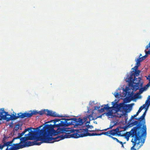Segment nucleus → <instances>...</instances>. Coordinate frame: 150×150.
<instances>
[{"label":"nucleus","mask_w":150,"mask_h":150,"mask_svg":"<svg viewBox=\"0 0 150 150\" xmlns=\"http://www.w3.org/2000/svg\"><path fill=\"white\" fill-rule=\"evenodd\" d=\"M43 129L40 131V133L43 134L42 135L39 136H36L33 132L31 133L30 137L33 139L36 140L34 142L27 141L25 142L23 148L34 145H40L43 143H53L57 142L56 138L50 137L48 134L52 133V131L54 130V127L52 125H46L43 127Z\"/></svg>","instance_id":"f257e3e1"},{"label":"nucleus","mask_w":150,"mask_h":150,"mask_svg":"<svg viewBox=\"0 0 150 150\" xmlns=\"http://www.w3.org/2000/svg\"><path fill=\"white\" fill-rule=\"evenodd\" d=\"M87 120V117H83L81 118L80 117L78 119L75 118H73L71 119H62V120L60 121V122L58 124L55 125V126L58 128L56 130H55L54 129L52 131V132H53L54 133L53 135L55 136L64 133H66L65 132H67L66 128L63 127V128H60V127H68L70 125H73L75 127H78L79 126H81L86 122Z\"/></svg>","instance_id":"f03ea898"},{"label":"nucleus","mask_w":150,"mask_h":150,"mask_svg":"<svg viewBox=\"0 0 150 150\" xmlns=\"http://www.w3.org/2000/svg\"><path fill=\"white\" fill-rule=\"evenodd\" d=\"M140 72V70H132L131 72L130 77L127 78V81L131 85L133 91H136L143 86V82L141 81V78L138 77L137 78L136 77L139 76Z\"/></svg>","instance_id":"7ed1b4c3"},{"label":"nucleus","mask_w":150,"mask_h":150,"mask_svg":"<svg viewBox=\"0 0 150 150\" xmlns=\"http://www.w3.org/2000/svg\"><path fill=\"white\" fill-rule=\"evenodd\" d=\"M136 120H138L139 122L136 126L134 127L130 131L146 137V127L145 124V117L142 115L139 118H135Z\"/></svg>","instance_id":"20e7f679"},{"label":"nucleus","mask_w":150,"mask_h":150,"mask_svg":"<svg viewBox=\"0 0 150 150\" xmlns=\"http://www.w3.org/2000/svg\"><path fill=\"white\" fill-rule=\"evenodd\" d=\"M81 129H80L81 131H79L77 133H73L70 134L69 133H66L65 134H62L59 136H57L56 137V140L58 141L60 140L63 139L65 138H70L71 137L74 138H78L79 137H83L88 136V133L87 131L84 128H83L82 125Z\"/></svg>","instance_id":"39448f33"},{"label":"nucleus","mask_w":150,"mask_h":150,"mask_svg":"<svg viewBox=\"0 0 150 150\" xmlns=\"http://www.w3.org/2000/svg\"><path fill=\"white\" fill-rule=\"evenodd\" d=\"M129 136H131L132 137L131 142L132 143L133 146L131 147L130 150H137L134 148V147L136 145L139 144L140 143H141L140 146H142L145 142L146 137L130 132H129Z\"/></svg>","instance_id":"423d86ee"},{"label":"nucleus","mask_w":150,"mask_h":150,"mask_svg":"<svg viewBox=\"0 0 150 150\" xmlns=\"http://www.w3.org/2000/svg\"><path fill=\"white\" fill-rule=\"evenodd\" d=\"M4 113H5L4 115H3L4 120H6L7 122L15 120L18 118L22 119L25 117L28 118L27 112L22 113L20 112L17 114V116L16 115V113L14 112H13V114L12 115H9L8 112L5 111Z\"/></svg>","instance_id":"0eeeda50"},{"label":"nucleus","mask_w":150,"mask_h":150,"mask_svg":"<svg viewBox=\"0 0 150 150\" xmlns=\"http://www.w3.org/2000/svg\"><path fill=\"white\" fill-rule=\"evenodd\" d=\"M46 110L42 111L37 112L36 110H30L28 112H27L28 118L31 117L33 115H36L38 114L40 115H42L46 113Z\"/></svg>","instance_id":"6e6552de"},{"label":"nucleus","mask_w":150,"mask_h":150,"mask_svg":"<svg viewBox=\"0 0 150 150\" xmlns=\"http://www.w3.org/2000/svg\"><path fill=\"white\" fill-rule=\"evenodd\" d=\"M23 144H21L19 142L18 143L13 144V146L10 147L9 150L8 148L6 149L5 150H18L21 149L23 148Z\"/></svg>","instance_id":"1a4fd4ad"},{"label":"nucleus","mask_w":150,"mask_h":150,"mask_svg":"<svg viewBox=\"0 0 150 150\" xmlns=\"http://www.w3.org/2000/svg\"><path fill=\"white\" fill-rule=\"evenodd\" d=\"M120 127L121 128V127H118L116 129H112L111 130L109 131L110 134L112 136H114L117 135L118 136H123V135L121 134V132L122 131H119V128Z\"/></svg>","instance_id":"9d476101"},{"label":"nucleus","mask_w":150,"mask_h":150,"mask_svg":"<svg viewBox=\"0 0 150 150\" xmlns=\"http://www.w3.org/2000/svg\"><path fill=\"white\" fill-rule=\"evenodd\" d=\"M16 139V138H14L11 141L5 142L4 144H0V150H2L4 147L6 146L7 147L6 149L8 148V150H9L8 149V147L12 146L13 145V143L14 142L15 140Z\"/></svg>","instance_id":"9b49d317"},{"label":"nucleus","mask_w":150,"mask_h":150,"mask_svg":"<svg viewBox=\"0 0 150 150\" xmlns=\"http://www.w3.org/2000/svg\"><path fill=\"white\" fill-rule=\"evenodd\" d=\"M31 133L30 132H29L28 134H26L25 135V137H22L20 138V141L19 142L21 144L25 143L26 141L28 140H32L33 139L30 136Z\"/></svg>","instance_id":"f8f14e48"},{"label":"nucleus","mask_w":150,"mask_h":150,"mask_svg":"<svg viewBox=\"0 0 150 150\" xmlns=\"http://www.w3.org/2000/svg\"><path fill=\"white\" fill-rule=\"evenodd\" d=\"M138 115L136 114L135 115H134L133 116H132L130 119H129V122H128V125L130 127H132L134 125H137V124L138 123V121H135L134 122H132V120L133 118H135Z\"/></svg>","instance_id":"ddd939ff"},{"label":"nucleus","mask_w":150,"mask_h":150,"mask_svg":"<svg viewBox=\"0 0 150 150\" xmlns=\"http://www.w3.org/2000/svg\"><path fill=\"white\" fill-rule=\"evenodd\" d=\"M45 114L48 116H50L53 117H61L60 116L57 114L55 112H53L51 110H46Z\"/></svg>","instance_id":"4468645a"},{"label":"nucleus","mask_w":150,"mask_h":150,"mask_svg":"<svg viewBox=\"0 0 150 150\" xmlns=\"http://www.w3.org/2000/svg\"><path fill=\"white\" fill-rule=\"evenodd\" d=\"M94 109L96 110H98L99 112H104L105 110H108L110 109V107L108 106V104L106 105H105V106L103 108H101L100 109V106H95Z\"/></svg>","instance_id":"2eb2a0df"},{"label":"nucleus","mask_w":150,"mask_h":150,"mask_svg":"<svg viewBox=\"0 0 150 150\" xmlns=\"http://www.w3.org/2000/svg\"><path fill=\"white\" fill-rule=\"evenodd\" d=\"M90 121H87L86 122L83 124V123L82 124V126H83V128H84L86 130L87 132H88V129L89 128L91 129L93 128V126L91 125H90L88 124H87V123H90ZM89 132H92L94 131L93 130H89Z\"/></svg>","instance_id":"dca6fc26"},{"label":"nucleus","mask_w":150,"mask_h":150,"mask_svg":"<svg viewBox=\"0 0 150 150\" xmlns=\"http://www.w3.org/2000/svg\"><path fill=\"white\" fill-rule=\"evenodd\" d=\"M31 129H35L34 128H33L31 127H30L27 129H26L21 133H19L18 137H16V138L17 139H19L21 137H22L23 135H24V134L27 131H29V130H30Z\"/></svg>","instance_id":"f3484780"},{"label":"nucleus","mask_w":150,"mask_h":150,"mask_svg":"<svg viewBox=\"0 0 150 150\" xmlns=\"http://www.w3.org/2000/svg\"><path fill=\"white\" fill-rule=\"evenodd\" d=\"M22 124L20 122H18L17 124H16L15 125V127H14V130L15 131H17L18 130L19 128H21V130L22 129L21 128V127L22 126Z\"/></svg>","instance_id":"a211bd4d"},{"label":"nucleus","mask_w":150,"mask_h":150,"mask_svg":"<svg viewBox=\"0 0 150 150\" xmlns=\"http://www.w3.org/2000/svg\"><path fill=\"white\" fill-rule=\"evenodd\" d=\"M9 137H8L6 136H4L2 140L1 143L0 144H4V143H5V142H7L8 141V139Z\"/></svg>","instance_id":"6ab92c4d"},{"label":"nucleus","mask_w":150,"mask_h":150,"mask_svg":"<svg viewBox=\"0 0 150 150\" xmlns=\"http://www.w3.org/2000/svg\"><path fill=\"white\" fill-rule=\"evenodd\" d=\"M60 120L59 119H55L54 120H51L50 121H48V122H52V121H54V125H48H48H52L53 127H54V128L53 129H54V128L55 127H57L56 126H55V125H56L55 124L57 122H59V121H60Z\"/></svg>","instance_id":"aec40b11"},{"label":"nucleus","mask_w":150,"mask_h":150,"mask_svg":"<svg viewBox=\"0 0 150 150\" xmlns=\"http://www.w3.org/2000/svg\"><path fill=\"white\" fill-rule=\"evenodd\" d=\"M146 105H144L143 106H141L139 109L138 111L137 112V114L139 115V113L141 111L142 109L145 108Z\"/></svg>","instance_id":"412c9836"},{"label":"nucleus","mask_w":150,"mask_h":150,"mask_svg":"<svg viewBox=\"0 0 150 150\" xmlns=\"http://www.w3.org/2000/svg\"><path fill=\"white\" fill-rule=\"evenodd\" d=\"M88 136H100L101 135V134L99 133H88Z\"/></svg>","instance_id":"4be33fe9"},{"label":"nucleus","mask_w":150,"mask_h":150,"mask_svg":"<svg viewBox=\"0 0 150 150\" xmlns=\"http://www.w3.org/2000/svg\"><path fill=\"white\" fill-rule=\"evenodd\" d=\"M142 61L140 57H139L136 60V64H139L140 65V62Z\"/></svg>","instance_id":"5701e85b"},{"label":"nucleus","mask_w":150,"mask_h":150,"mask_svg":"<svg viewBox=\"0 0 150 150\" xmlns=\"http://www.w3.org/2000/svg\"><path fill=\"white\" fill-rule=\"evenodd\" d=\"M146 103V105H147V107H148L150 104V96L148 97Z\"/></svg>","instance_id":"b1692460"},{"label":"nucleus","mask_w":150,"mask_h":150,"mask_svg":"<svg viewBox=\"0 0 150 150\" xmlns=\"http://www.w3.org/2000/svg\"><path fill=\"white\" fill-rule=\"evenodd\" d=\"M109 131H108L107 132H102L101 133H100V134H101V135L102 134H104L105 135L108 136L109 137V136L110 135V133H109Z\"/></svg>","instance_id":"393cba45"},{"label":"nucleus","mask_w":150,"mask_h":150,"mask_svg":"<svg viewBox=\"0 0 150 150\" xmlns=\"http://www.w3.org/2000/svg\"><path fill=\"white\" fill-rule=\"evenodd\" d=\"M5 112L4 109H0V116L3 115V114Z\"/></svg>","instance_id":"a878e982"},{"label":"nucleus","mask_w":150,"mask_h":150,"mask_svg":"<svg viewBox=\"0 0 150 150\" xmlns=\"http://www.w3.org/2000/svg\"><path fill=\"white\" fill-rule=\"evenodd\" d=\"M136 65L133 68H132V69L133 70H138V67L140 66L139 64H136Z\"/></svg>","instance_id":"bb28decb"},{"label":"nucleus","mask_w":150,"mask_h":150,"mask_svg":"<svg viewBox=\"0 0 150 150\" xmlns=\"http://www.w3.org/2000/svg\"><path fill=\"white\" fill-rule=\"evenodd\" d=\"M109 137H111V138H112V139H113L114 140L116 141V142H117L118 143H119V142H120V141H119L117 139L113 137L111 135H109Z\"/></svg>","instance_id":"cd10ccee"},{"label":"nucleus","mask_w":150,"mask_h":150,"mask_svg":"<svg viewBox=\"0 0 150 150\" xmlns=\"http://www.w3.org/2000/svg\"><path fill=\"white\" fill-rule=\"evenodd\" d=\"M124 105L122 104H120L119 105V109H124Z\"/></svg>","instance_id":"c85d7f7f"},{"label":"nucleus","mask_w":150,"mask_h":150,"mask_svg":"<svg viewBox=\"0 0 150 150\" xmlns=\"http://www.w3.org/2000/svg\"><path fill=\"white\" fill-rule=\"evenodd\" d=\"M144 91V89H143L142 88H140L139 89V94H141Z\"/></svg>","instance_id":"c756f323"},{"label":"nucleus","mask_w":150,"mask_h":150,"mask_svg":"<svg viewBox=\"0 0 150 150\" xmlns=\"http://www.w3.org/2000/svg\"><path fill=\"white\" fill-rule=\"evenodd\" d=\"M139 93L136 94L134 95V97L135 98H140L139 97Z\"/></svg>","instance_id":"7c9ffc66"},{"label":"nucleus","mask_w":150,"mask_h":150,"mask_svg":"<svg viewBox=\"0 0 150 150\" xmlns=\"http://www.w3.org/2000/svg\"><path fill=\"white\" fill-rule=\"evenodd\" d=\"M125 143H126V142H125L124 143H123L121 141H120V142H119V143H120L122 145L121 147H123V148L124 147V146L123 145V144H125Z\"/></svg>","instance_id":"2f4dec72"},{"label":"nucleus","mask_w":150,"mask_h":150,"mask_svg":"<svg viewBox=\"0 0 150 150\" xmlns=\"http://www.w3.org/2000/svg\"><path fill=\"white\" fill-rule=\"evenodd\" d=\"M88 118L90 119V120H93V116L92 115H89L88 116Z\"/></svg>","instance_id":"473e14b6"},{"label":"nucleus","mask_w":150,"mask_h":150,"mask_svg":"<svg viewBox=\"0 0 150 150\" xmlns=\"http://www.w3.org/2000/svg\"><path fill=\"white\" fill-rule=\"evenodd\" d=\"M150 47V41L149 43L146 46V50H148L149 48Z\"/></svg>","instance_id":"72a5a7b5"},{"label":"nucleus","mask_w":150,"mask_h":150,"mask_svg":"<svg viewBox=\"0 0 150 150\" xmlns=\"http://www.w3.org/2000/svg\"><path fill=\"white\" fill-rule=\"evenodd\" d=\"M145 52L146 55L150 54V51L149 50L148 51H147L146 50H145Z\"/></svg>","instance_id":"f704fd0d"},{"label":"nucleus","mask_w":150,"mask_h":150,"mask_svg":"<svg viewBox=\"0 0 150 150\" xmlns=\"http://www.w3.org/2000/svg\"><path fill=\"white\" fill-rule=\"evenodd\" d=\"M147 109H146L142 115L143 117L144 116V117H145V116L146 115V112H147Z\"/></svg>","instance_id":"c9c22d12"},{"label":"nucleus","mask_w":150,"mask_h":150,"mask_svg":"<svg viewBox=\"0 0 150 150\" xmlns=\"http://www.w3.org/2000/svg\"><path fill=\"white\" fill-rule=\"evenodd\" d=\"M107 116H110L112 115V113L111 112H109L107 113Z\"/></svg>","instance_id":"e433bc0d"},{"label":"nucleus","mask_w":150,"mask_h":150,"mask_svg":"<svg viewBox=\"0 0 150 150\" xmlns=\"http://www.w3.org/2000/svg\"><path fill=\"white\" fill-rule=\"evenodd\" d=\"M146 57V55H145L144 56H143L142 57H140V58H141L142 60L143 61L145 59Z\"/></svg>","instance_id":"4c0bfd02"},{"label":"nucleus","mask_w":150,"mask_h":150,"mask_svg":"<svg viewBox=\"0 0 150 150\" xmlns=\"http://www.w3.org/2000/svg\"><path fill=\"white\" fill-rule=\"evenodd\" d=\"M119 93L117 92V93H115V94L114 96L115 97H117L118 96H119Z\"/></svg>","instance_id":"58836bf2"},{"label":"nucleus","mask_w":150,"mask_h":150,"mask_svg":"<svg viewBox=\"0 0 150 150\" xmlns=\"http://www.w3.org/2000/svg\"><path fill=\"white\" fill-rule=\"evenodd\" d=\"M149 82L147 84V85H146V86L147 87H148L149 86H150V80H149Z\"/></svg>","instance_id":"ea45409f"},{"label":"nucleus","mask_w":150,"mask_h":150,"mask_svg":"<svg viewBox=\"0 0 150 150\" xmlns=\"http://www.w3.org/2000/svg\"><path fill=\"white\" fill-rule=\"evenodd\" d=\"M142 88H143V89H144V91L146 90L147 89L148 87H146V86H144V87Z\"/></svg>","instance_id":"a19ab883"},{"label":"nucleus","mask_w":150,"mask_h":150,"mask_svg":"<svg viewBox=\"0 0 150 150\" xmlns=\"http://www.w3.org/2000/svg\"><path fill=\"white\" fill-rule=\"evenodd\" d=\"M3 117V115H2L1 116H0V120H4V117Z\"/></svg>","instance_id":"79ce46f5"},{"label":"nucleus","mask_w":150,"mask_h":150,"mask_svg":"<svg viewBox=\"0 0 150 150\" xmlns=\"http://www.w3.org/2000/svg\"><path fill=\"white\" fill-rule=\"evenodd\" d=\"M113 125H110V127H109V129H111L112 128L113 126Z\"/></svg>","instance_id":"37998d69"},{"label":"nucleus","mask_w":150,"mask_h":150,"mask_svg":"<svg viewBox=\"0 0 150 150\" xmlns=\"http://www.w3.org/2000/svg\"><path fill=\"white\" fill-rule=\"evenodd\" d=\"M103 115H101L98 117V118H101Z\"/></svg>","instance_id":"c03bdc74"},{"label":"nucleus","mask_w":150,"mask_h":150,"mask_svg":"<svg viewBox=\"0 0 150 150\" xmlns=\"http://www.w3.org/2000/svg\"><path fill=\"white\" fill-rule=\"evenodd\" d=\"M108 129H109V128H107V129H104V130H105V131H106V130H107Z\"/></svg>","instance_id":"a18cd8bd"},{"label":"nucleus","mask_w":150,"mask_h":150,"mask_svg":"<svg viewBox=\"0 0 150 150\" xmlns=\"http://www.w3.org/2000/svg\"><path fill=\"white\" fill-rule=\"evenodd\" d=\"M126 139H127V140L128 141V140H129V137H127L126 138Z\"/></svg>","instance_id":"49530a36"},{"label":"nucleus","mask_w":150,"mask_h":150,"mask_svg":"<svg viewBox=\"0 0 150 150\" xmlns=\"http://www.w3.org/2000/svg\"><path fill=\"white\" fill-rule=\"evenodd\" d=\"M142 56V54H140L139 56V57H140Z\"/></svg>","instance_id":"de8ad7c7"},{"label":"nucleus","mask_w":150,"mask_h":150,"mask_svg":"<svg viewBox=\"0 0 150 150\" xmlns=\"http://www.w3.org/2000/svg\"><path fill=\"white\" fill-rule=\"evenodd\" d=\"M36 129H38L39 130H40L39 129H38V128H37Z\"/></svg>","instance_id":"09e8293b"},{"label":"nucleus","mask_w":150,"mask_h":150,"mask_svg":"<svg viewBox=\"0 0 150 150\" xmlns=\"http://www.w3.org/2000/svg\"><path fill=\"white\" fill-rule=\"evenodd\" d=\"M36 134H39V133H38L37 132H36Z\"/></svg>","instance_id":"8fccbe9b"},{"label":"nucleus","mask_w":150,"mask_h":150,"mask_svg":"<svg viewBox=\"0 0 150 150\" xmlns=\"http://www.w3.org/2000/svg\"><path fill=\"white\" fill-rule=\"evenodd\" d=\"M1 124V122L0 121V125Z\"/></svg>","instance_id":"3c124183"},{"label":"nucleus","mask_w":150,"mask_h":150,"mask_svg":"<svg viewBox=\"0 0 150 150\" xmlns=\"http://www.w3.org/2000/svg\"><path fill=\"white\" fill-rule=\"evenodd\" d=\"M103 130H100V131H102Z\"/></svg>","instance_id":"603ef678"},{"label":"nucleus","mask_w":150,"mask_h":150,"mask_svg":"<svg viewBox=\"0 0 150 150\" xmlns=\"http://www.w3.org/2000/svg\"><path fill=\"white\" fill-rule=\"evenodd\" d=\"M133 93V92H132V93Z\"/></svg>","instance_id":"864d4df0"}]
</instances>
